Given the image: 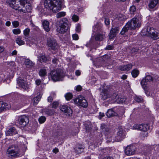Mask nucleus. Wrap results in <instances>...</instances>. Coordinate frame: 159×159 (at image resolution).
Instances as JSON below:
<instances>
[{
  "label": "nucleus",
  "instance_id": "nucleus-38",
  "mask_svg": "<svg viewBox=\"0 0 159 159\" xmlns=\"http://www.w3.org/2000/svg\"><path fill=\"white\" fill-rule=\"evenodd\" d=\"M72 96H73L72 94L69 93H67L65 95V97L66 99L68 101L71 99L72 98Z\"/></svg>",
  "mask_w": 159,
  "mask_h": 159
},
{
  "label": "nucleus",
  "instance_id": "nucleus-9",
  "mask_svg": "<svg viewBox=\"0 0 159 159\" xmlns=\"http://www.w3.org/2000/svg\"><path fill=\"white\" fill-rule=\"evenodd\" d=\"M136 148L134 146L129 145L125 149V154L128 156H131L135 154Z\"/></svg>",
  "mask_w": 159,
  "mask_h": 159
},
{
  "label": "nucleus",
  "instance_id": "nucleus-55",
  "mask_svg": "<svg viewBox=\"0 0 159 159\" xmlns=\"http://www.w3.org/2000/svg\"><path fill=\"white\" fill-rule=\"evenodd\" d=\"M52 152L56 154L59 152V150L57 148H55L53 149Z\"/></svg>",
  "mask_w": 159,
  "mask_h": 159
},
{
  "label": "nucleus",
  "instance_id": "nucleus-4",
  "mask_svg": "<svg viewBox=\"0 0 159 159\" xmlns=\"http://www.w3.org/2000/svg\"><path fill=\"white\" fill-rule=\"evenodd\" d=\"M26 3L25 0H12L10 3V6L12 8L20 11L21 7L25 6Z\"/></svg>",
  "mask_w": 159,
  "mask_h": 159
},
{
  "label": "nucleus",
  "instance_id": "nucleus-16",
  "mask_svg": "<svg viewBox=\"0 0 159 159\" xmlns=\"http://www.w3.org/2000/svg\"><path fill=\"white\" fill-rule=\"evenodd\" d=\"M67 26H65L64 25L60 23L59 25L57 26V30L60 33H64L67 30Z\"/></svg>",
  "mask_w": 159,
  "mask_h": 159
},
{
  "label": "nucleus",
  "instance_id": "nucleus-23",
  "mask_svg": "<svg viewBox=\"0 0 159 159\" xmlns=\"http://www.w3.org/2000/svg\"><path fill=\"white\" fill-rule=\"evenodd\" d=\"M105 38L104 33H99L97 34L95 37L96 40H102Z\"/></svg>",
  "mask_w": 159,
  "mask_h": 159
},
{
  "label": "nucleus",
  "instance_id": "nucleus-58",
  "mask_svg": "<svg viewBox=\"0 0 159 159\" xmlns=\"http://www.w3.org/2000/svg\"><path fill=\"white\" fill-rule=\"evenodd\" d=\"M75 74L77 76H79L80 75V72L79 70H77L75 72Z\"/></svg>",
  "mask_w": 159,
  "mask_h": 159
},
{
  "label": "nucleus",
  "instance_id": "nucleus-64",
  "mask_svg": "<svg viewBox=\"0 0 159 159\" xmlns=\"http://www.w3.org/2000/svg\"><path fill=\"white\" fill-rule=\"evenodd\" d=\"M103 159H113V158L111 157H107L103 158Z\"/></svg>",
  "mask_w": 159,
  "mask_h": 159
},
{
  "label": "nucleus",
  "instance_id": "nucleus-36",
  "mask_svg": "<svg viewBox=\"0 0 159 159\" xmlns=\"http://www.w3.org/2000/svg\"><path fill=\"white\" fill-rule=\"evenodd\" d=\"M68 21L67 20L66 18H62L60 22V24H62L64 25L65 26H67L68 25L67 23Z\"/></svg>",
  "mask_w": 159,
  "mask_h": 159
},
{
  "label": "nucleus",
  "instance_id": "nucleus-44",
  "mask_svg": "<svg viewBox=\"0 0 159 159\" xmlns=\"http://www.w3.org/2000/svg\"><path fill=\"white\" fill-rule=\"evenodd\" d=\"M118 95L116 93H114L111 97V99L114 102H116L115 100L117 98Z\"/></svg>",
  "mask_w": 159,
  "mask_h": 159
},
{
  "label": "nucleus",
  "instance_id": "nucleus-63",
  "mask_svg": "<svg viewBox=\"0 0 159 159\" xmlns=\"http://www.w3.org/2000/svg\"><path fill=\"white\" fill-rule=\"evenodd\" d=\"M11 25V22L9 21H7L6 23V25L7 26H9Z\"/></svg>",
  "mask_w": 159,
  "mask_h": 159
},
{
  "label": "nucleus",
  "instance_id": "nucleus-54",
  "mask_svg": "<svg viewBox=\"0 0 159 159\" xmlns=\"http://www.w3.org/2000/svg\"><path fill=\"white\" fill-rule=\"evenodd\" d=\"M143 132L141 134L142 136L143 137H147L148 135V133L147 131H143Z\"/></svg>",
  "mask_w": 159,
  "mask_h": 159
},
{
  "label": "nucleus",
  "instance_id": "nucleus-37",
  "mask_svg": "<svg viewBox=\"0 0 159 159\" xmlns=\"http://www.w3.org/2000/svg\"><path fill=\"white\" fill-rule=\"evenodd\" d=\"M66 15V13L65 12L63 11L60 12L57 14L56 17L57 18H60L65 16Z\"/></svg>",
  "mask_w": 159,
  "mask_h": 159
},
{
  "label": "nucleus",
  "instance_id": "nucleus-62",
  "mask_svg": "<svg viewBox=\"0 0 159 159\" xmlns=\"http://www.w3.org/2000/svg\"><path fill=\"white\" fill-rule=\"evenodd\" d=\"M17 51L16 50L13 51L11 53V55L12 56L15 55L16 54Z\"/></svg>",
  "mask_w": 159,
  "mask_h": 159
},
{
  "label": "nucleus",
  "instance_id": "nucleus-20",
  "mask_svg": "<svg viewBox=\"0 0 159 159\" xmlns=\"http://www.w3.org/2000/svg\"><path fill=\"white\" fill-rule=\"evenodd\" d=\"M159 3V0H151L149 3L148 7L150 8H153Z\"/></svg>",
  "mask_w": 159,
  "mask_h": 159
},
{
  "label": "nucleus",
  "instance_id": "nucleus-34",
  "mask_svg": "<svg viewBox=\"0 0 159 159\" xmlns=\"http://www.w3.org/2000/svg\"><path fill=\"white\" fill-rule=\"evenodd\" d=\"M101 128L103 132L105 133L108 132L109 129L107 128V126L104 124H102L101 125Z\"/></svg>",
  "mask_w": 159,
  "mask_h": 159
},
{
  "label": "nucleus",
  "instance_id": "nucleus-43",
  "mask_svg": "<svg viewBox=\"0 0 159 159\" xmlns=\"http://www.w3.org/2000/svg\"><path fill=\"white\" fill-rule=\"evenodd\" d=\"M41 98V96H40L39 97V98L35 97L33 99L34 103V104H37L40 100V98Z\"/></svg>",
  "mask_w": 159,
  "mask_h": 159
},
{
  "label": "nucleus",
  "instance_id": "nucleus-15",
  "mask_svg": "<svg viewBox=\"0 0 159 159\" xmlns=\"http://www.w3.org/2000/svg\"><path fill=\"white\" fill-rule=\"evenodd\" d=\"M17 83L19 86L24 89L28 88V85L27 81L21 78H19L17 79Z\"/></svg>",
  "mask_w": 159,
  "mask_h": 159
},
{
  "label": "nucleus",
  "instance_id": "nucleus-56",
  "mask_svg": "<svg viewBox=\"0 0 159 159\" xmlns=\"http://www.w3.org/2000/svg\"><path fill=\"white\" fill-rule=\"evenodd\" d=\"M105 116L104 114L103 113L100 112L99 113V118L100 119H101L102 117H104Z\"/></svg>",
  "mask_w": 159,
  "mask_h": 159
},
{
  "label": "nucleus",
  "instance_id": "nucleus-60",
  "mask_svg": "<svg viewBox=\"0 0 159 159\" xmlns=\"http://www.w3.org/2000/svg\"><path fill=\"white\" fill-rule=\"evenodd\" d=\"M48 102H51L52 101L53 99H52V97H51V96H49L48 98Z\"/></svg>",
  "mask_w": 159,
  "mask_h": 159
},
{
  "label": "nucleus",
  "instance_id": "nucleus-17",
  "mask_svg": "<svg viewBox=\"0 0 159 159\" xmlns=\"http://www.w3.org/2000/svg\"><path fill=\"white\" fill-rule=\"evenodd\" d=\"M10 108V106L7 103L2 101L0 102V113L4 109H9Z\"/></svg>",
  "mask_w": 159,
  "mask_h": 159
},
{
  "label": "nucleus",
  "instance_id": "nucleus-5",
  "mask_svg": "<svg viewBox=\"0 0 159 159\" xmlns=\"http://www.w3.org/2000/svg\"><path fill=\"white\" fill-rule=\"evenodd\" d=\"M50 74L52 80L54 81L61 80L63 76L62 71L60 69L52 71Z\"/></svg>",
  "mask_w": 159,
  "mask_h": 159
},
{
  "label": "nucleus",
  "instance_id": "nucleus-49",
  "mask_svg": "<svg viewBox=\"0 0 159 159\" xmlns=\"http://www.w3.org/2000/svg\"><path fill=\"white\" fill-rule=\"evenodd\" d=\"M135 100L137 102H142L143 99L140 97H136L135 98Z\"/></svg>",
  "mask_w": 159,
  "mask_h": 159
},
{
  "label": "nucleus",
  "instance_id": "nucleus-14",
  "mask_svg": "<svg viewBox=\"0 0 159 159\" xmlns=\"http://www.w3.org/2000/svg\"><path fill=\"white\" fill-rule=\"evenodd\" d=\"M60 110L66 113V115L70 116L72 115L73 111L70 107L66 105H63L60 107Z\"/></svg>",
  "mask_w": 159,
  "mask_h": 159
},
{
  "label": "nucleus",
  "instance_id": "nucleus-3",
  "mask_svg": "<svg viewBox=\"0 0 159 159\" xmlns=\"http://www.w3.org/2000/svg\"><path fill=\"white\" fill-rule=\"evenodd\" d=\"M140 25V22L136 18L134 17L126 24L120 32V34H124L129 28L131 30H134L139 27Z\"/></svg>",
  "mask_w": 159,
  "mask_h": 159
},
{
  "label": "nucleus",
  "instance_id": "nucleus-28",
  "mask_svg": "<svg viewBox=\"0 0 159 159\" xmlns=\"http://www.w3.org/2000/svg\"><path fill=\"white\" fill-rule=\"evenodd\" d=\"M25 63L27 67H31L34 65V63L29 59L25 60Z\"/></svg>",
  "mask_w": 159,
  "mask_h": 159
},
{
  "label": "nucleus",
  "instance_id": "nucleus-59",
  "mask_svg": "<svg viewBox=\"0 0 159 159\" xmlns=\"http://www.w3.org/2000/svg\"><path fill=\"white\" fill-rule=\"evenodd\" d=\"M105 49L108 50H111L112 49V47L111 45H108L106 47Z\"/></svg>",
  "mask_w": 159,
  "mask_h": 159
},
{
  "label": "nucleus",
  "instance_id": "nucleus-51",
  "mask_svg": "<svg viewBox=\"0 0 159 159\" xmlns=\"http://www.w3.org/2000/svg\"><path fill=\"white\" fill-rule=\"evenodd\" d=\"M72 37L74 40H77L79 39V36L77 34H73Z\"/></svg>",
  "mask_w": 159,
  "mask_h": 159
},
{
  "label": "nucleus",
  "instance_id": "nucleus-22",
  "mask_svg": "<svg viewBox=\"0 0 159 159\" xmlns=\"http://www.w3.org/2000/svg\"><path fill=\"white\" fill-rule=\"evenodd\" d=\"M42 24L44 30L47 32H49L50 30L49 22L47 20H44Z\"/></svg>",
  "mask_w": 159,
  "mask_h": 159
},
{
  "label": "nucleus",
  "instance_id": "nucleus-8",
  "mask_svg": "<svg viewBox=\"0 0 159 159\" xmlns=\"http://www.w3.org/2000/svg\"><path fill=\"white\" fill-rule=\"evenodd\" d=\"M152 80L153 78L149 75H146L145 78L142 79L141 82V84L144 89H146L147 86L149 82Z\"/></svg>",
  "mask_w": 159,
  "mask_h": 159
},
{
  "label": "nucleus",
  "instance_id": "nucleus-33",
  "mask_svg": "<svg viewBox=\"0 0 159 159\" xmlns=\"http://www.w3.org/2000/svg\"><path fill=\"white\" fill-rule=\"evenodd\" d=\"M47 72L46 70L44 69H42L39 71V74L40 76H44L46 75Z\"/></svg>",
  "mask_w": 159,
  "mask_h": 159
},
{
  "label": "nucleus",
  "instance_id": "nucleus-25",
  "mask_svg": "<svg viewBox=\"0 0 159 159\" xmlns=\"http://www.w3.org/2000/svg\"><path fill=\"white\" fill-rule=\"evenodd\" d=\"M17 133L15 128L14 127L10 128L7 131V134L9 135H12Z\"/></svg>",
  "mask_w": 159,
  "mask_h": 159
},
{
  "label": "nucleus",
  "instance_id": "nucleus-24",
  "mask_svg": "<svg viewBox=\"0 0 159 159\" xmlns=\"http://www.w3.org/2000/svg\"><path fill=\"white\" fill-rule=\"evenodd\" d=\"M133 65L129 64L126 65L121 66L120 69L121 70H129L132 67Z\"/></svg>",
  "mask_w": 159,
  "mask_h": 159
},
{
  "label": "nucleus",
  "instance_id": "nucleus-13",
  "mask_svg": "<svg viewBox=\"0 0 159 159\" xmlns=\"http://www.w3.org/2000/svg\"><path fill=\"white\" fill-rule=\"evenodd\" d=\"M19 124L23 127H25L29 123V119L27 117L23 115L20 117Z\"/></svg>",
  "mask_w": 159,
  "mask_h": 159
},
{
  "label": "nucleus",
  "instance_id": "nucleus-40",
  "mask_svg": "<svg viewBox=\"0 0 159 159\" xmlns=\"http://www.w3.org/2000/svg\"><path fill=\"white\" fill-rule=\"evenodd\" d=\"M30 29L29 28H26L23 31L24 34L25 36H28L30 34Z\"/></svg>",
  "mask_w": 159,
  "mask_h": 159
},
{
  "label": "nucleus",
  "instance_id": "nucleus-10",
  "mask_svg": "<svg viewBox=\"0 0 159 159\" xmlns=\"http://www.w3.org/2000/svg\"><path fill=\"white\" fill-rule=\"evenodd\" d=\"M148 125L144 124H134L132 127L133 129H137L141 131H147L149 129Z\"/></svg>",
  "mask_w": 159,
  "mask_h": 159
},
{
  "label": "nucleus",
  "instance_id": "nucleus-50",
  "mask_svg": "<svg viewBox=\"0 0 159 159\" xmlns=\"http://www.w3.org/2000/svg\"><path fill=\"white\" fill-rule=\"evenodd\" d=\"M12 24L14 27H17L19 25V23L17 21H14L13 22Z\"/></svg>",
  "mask_w": 159,
  "mask_h": 159
},
{
  "label": "nucleus",
  "instance_id": "nucleus-6",
  "mask_svg": "<svg viewBox=\"0 0 159 159\" xmlns=\"http://www.w3.org/2000/svg\"><path fill=\"white\" fill-rule=\"evenodd\" d=\"M20 150L17 146L12 145L10 146L7 149V154L12 157H17L20 156Z\"/></svg>",
  "mask_w": 159,
  "mask_h": 159
},
{
  "label": "nucleus",
  "instance_id": "nucleus-27",
  "mask_svg": "<svg viewBox=\"0 0 159 159\" xmlns=\"http://www.w3.org/2000/svg\"><path fill=\"white\" fill-rule=\"evenodd\" d=\"M16 43L19 46L23 45L25 44V41L22 39L21 37H19L16 40Z\"/></svg>",
  "mask_w": 159,
  "mask_h": 159
},
{
  "label": "nucleus",
  "instance_id": "nucleus-45",
  "mask_svg": "<svg viewBox=\"0 0 159 159\" xmlns=\"http://www.w3.org/2000/svg\"><path fill=\"white\" fill-rule=\"evenodd\" d=\"M118 20H122L125 19L124 16L122 14H120L117 17Z\"/></svg>",
  "mask_w": 159,
  "mask_h": 159
},
{
  "label": "nucleus",
  "instance_id": "nucleus-18",
  "mask_svg": "<svg viewBox=\"0 0 159 159\" xmlns=\"http://www.w3.org/2000/svg\"><path fill=\"white\" fill-rule=\"evenodd\" d=\"M25 6H23L21 8L20 12H22L24 13L30 12L31 10L32 7L30 5H27L25 7Z\"/></svg>",
  "mask_w": 159,
  "mask_h": 159
},
{
  "label": "nucleus",
  "instance_id": "nucleus-35",
  "mask_svg": "<svg viewBox=\"0 0 159 159\" xmlns=\"http://www.w3.org/2000/svg\"><path fill=\"white\" fill-rule=\"evenodd\" d=\"M75 150L76 152L78 153H81L83 150V148L82 146H80L75 148Z\"/></svg>",
  "mask_w": 159,
  "mask_h": 159
},
{
  "label": "nucleus",
  "instance_id": "nucleus-1",
  "mask_svg": "<svg viewBox=\"0 0 159 159\" xmlns=\"http://www.w3.org/2000/svg\"><path fill=\"white\" fill-rule=\"evenodd\" d=\"M44 4L46 8L52 10L54 13L58 11L61 8V0H45Z\"/></svg>",
  "mask_w": 159,
  "mask_h": 159
},
{
  "label": "nucleus",
  "instance_id": "nucleus-53",
  "mask_svg": "<svg viewBox=\"0 0 159 159\" xmlns=\"http://www.w3.org/2000/svg\"><path fill=\"white\" fill-rule=\"evenodd\" d=\"M105 23L106 25H108L110 24V20L108 18H105Z\"/></svg>",
  "mask_w": 159,
  "mask_h": 159
},
{
  "label": "nucleus",
  "instance_id": "nucleus-61",
  "mask_svg": "<svg viewBox=\"0 0 159 159\" xmlns=\"http://www.w3.org/2000/svg\"><path fill=\"white\" fill-rule=\"evenodd\" d=\"M4 50V48L3 46H0V53L2 52Z\"/></svg>",
  "mask_w": 159,
  "mask_h": 159
},
{
  "label": "nucleus",
  "instance_id": "nucleus-7",
  "mask_svg": "<svg viewBox=\"0 0 159 159\" xmlns=\"http://www.w3.org/2000/svg\"><path fill=\"white\" fill-rule=\"evenodd\" d=\"M74 103L76 105L86 107L88 106V103L84 98L82 96H79L74 99Z\"/></svg>",
  "mask_w": 159,
  "mask_h": 159
},
{
  "label": "nucleus",
  "instance_id": "nucleus-47",
  "mask_svg": "<svg viewBox=\"0 0 159 159\" xmlns=\"http://www.w3.org/2000/svg\"><path fill=\"white\" fill-rule=\"evenodd\" d=\"M76 31L77 33H79L81 30V26L80 24H78L76 27Z\"/></svg>",
  "mask_w": 159,
  "mask_h": 159
},
{
  "label": "nucleus",
  "instance_id": "nucleus-48",
  "mask_svg": "<svg viewBox=\"0 0 159 159\" xmlns=\"http://www.w3.org/2000/svg\"><path fill=\"white\" fill-rule=\"evenodd\" d=\"M72 19L74 21L76 22L78 20L79 17L77 16L74 15L72 16Z\"/></svg>",
  "mask_w": 159,
  "mask_h": 159
},
{
  "label": "nucleus",
  "instance_id": "nucleus-21",
  "mask_svg": "<svg viewBox=\"0 0 159 159\" xmlns=\"http://www.w3.org/2000/svg\"><path fill=\"white\" fill-rule=\"evenodd\" d=\"M102 98L103 100H106L110 97V94L108 91L107 90H104L101 93Z\"/></svg>",
  "mask_w": 159,
  "mask_h": 159
},
{
  "label": "nucleus",
  "instance_id": "nucleus-31",
  "mask_svg": "<svg viewBox=\"0 0 159 159\" xmlns=\"http://www.w3.org/2000/svg\"><path fill=\"white\" fill-rule=\"evenodd\" d=\"M126 99L124 97H119L118 96L117 98L115 100L118 103H123L125 101Z\"/></svg>",
  "mask_w": 159,
  "mask_h": 159
},
{
  "label": "nucleus",
  "instance_id": "nucleus-41",
  "mask_svg": "<svg viewBox=\"0 0 159 159\" xmlns=\"http://www.w3.org/2000/svg\"><path fill=\"white\" fill-rule=\"evenodd\" d=\"M12 32L15 34H18L20 33L21 31L19 29H15L13 30Z\"/></svg>",
  "mask_w": 159,
  "mask_h": 159
},
{
  "label": "nucleus",
  "instance_id": "nucleus-39",
  "mask_svg": "<svg viewBox=\"0 0 159 159\" xmlns=\"http://www.w3.org/2000/svg\"><path fill=\"white\" fill-rule=\"evenodd\" d=\"M136 11V7H135L133 5L130 7V12L131 14H134L135 12Z\"/></svg>",
  "mask_w": 159,
  "mask_h": 159
},
{
  "label": "nucleus",
  "instance_id": "nucleus-42",
  "mask_svg": "<svg viewBox=\"0 0 159 159\" xmlns=\"http://www.w3.org/2000/svg\"><path fill=\"white\" fill-rule=\"evenodd\" d=\"M46 118L45 117L42 116L40 117L39 119V120L40 123H43L46 120Z\"/></svg>",
  "mask_w": 159,
  "mask_h": 159
},
{
  "label": "nucleus",
  "instance_id": "nucleus-32",
  "mask_svg": "<svg viewBox=\"0 0 159 159\" xmlns=\"http://www.w3.org/2000/svg\"><path fill=\"white\" fill-rule=\"evenodd\" d=\"M43 112L47 115H52L53 114L54 111L48 108H46L43 110Z\"/></svg>",
  "mask_w": 159,
  "mask_h": 159
},
{
  "label": "nucleus",
  "instance_id": "nucleus-12",
  "mask_svg": "<svg viewBox=\"0 0 159 159\" xmlns=\"http://www.w3.org/2000/svg\"><path fill=\"white\" fill-rule=\"evenodd\" d=\"M125 137V135L122 128L119 127V130L116 137L115 141L119 142L122 140Z\"/></svg>",
  "mask_w": 159,
  "mask_h": 159
},
{
  "label": "nucleus",
  "instance_id": "nucleus-52",
  "mask_svg": "<svg viewBox=\"0 0 159 159\" xmlns=\"http://www.w3.org/2000/svg\"><path fill=\"white\" fill-rule=\"evenodd\" d=\"M82 89V87L80 85H78L76 86L75 89L78 91H80Z\"/></svg>",
  "mask_w": 159,
  "mask_h": 159
},
{
  "label": "nucleus",
  "instance_id": "nucleus-46",
  "mask_svg": "<svg viewBox=\"0 0 159 159\" xmlns=\"http://www.w3.org/2000/svg\"><path fill=\"white\" fill-rule=\"evenodd\" d=\"M58 103L57 102H54L52 104V107L54 109H56L58 106Z\"/></svg>",
  "mask_w": 159,
  "mask_h": 159
},
{
  "label": "nucleus",
  "instance_id": "nucleus-57",
  "mask_svg": "<svg viewBox=\"0 0 159 159\" xmlns=\"http://www.w3.org/2000/svg\"><path fill=\"white\" fill-rule=\"evenodd\" d=\"M35 83L37 85H39L40 84L41 81L40 80L38 79L35 81Z\"/></svg>",
  "mask_w": 159,
  "mask_h": 159
},
{
  "label": "nucleus",
  "instance_id": "nucleus-30",
  "mask_svg": "<svg viewBox=\"0 0 159 159\" xmlns=\"http://www.w3.org/2000/svg\"><path fill=\"white\" fill-rule=\"evenodd\" d=\"M38 60L41 62H45L48 59L45 56L43 55L39 57Z\"/></svg>",
  "mask_w": 159,
  "mask_h": 159
},
{
  "label": "nucleus",
  "instance_id": "nucleus-11",
  "mask_svg": "<svg viewBox=\"0 0 159 159\" xmlns=\"http://www.w3.org/2000/svg\"><path fill=\"white\" fill-rule=\"evenodd\" d=\"M47 45L51 48L55 50L57 48L58 46L56 40L52 39H48L47 40Z\"/></svg>",
  "mask_w": 159,
  "mask_h": 159
},
{
  "label": "nucleus",
  "instance_id": "nucleus-26",
  "mask_svg": "<svg viewBox=\"0 0 159 159\" xmlns=\"http://www.w3.org/2000/svg\"><path fill=\"white\" fill-rule=\"evenodd\" d=\"M116 114V112L112 109L108 110L106 113V115L108 117L115 116Z\"/></svg>",
  "mask_w": 159,
  "mask_h": 159
},
{
  "label": "nucleus",
  "instance_id": "nucleus-2",
  "mask_svg": "<svg viewBox=\"0 0 159 159\" xmlns=\"http://www.w3.org/2000/svg\"><path fill=\"white\" fill-rule=\"evenodd\" d=\"M141 35L150 37L154 40L159 39V31L150 27H147L141 31Z\"/></svg>",
  "mask_w": 159,
  "mask_h": 159
},
{
  "label": "nucleus",
  "instance_id": "nucleus-29",
  "mask_svg": "<svg viewBox=\"0 0 159 159\" xmlns=\"http://www.w3.org/2000/svg\"><path fill=\"white\" fill-rule=\"evenodd\" d=\"M139 73V71L136 69H134L131 71V75L133 77L136 78L137 77Z\"/></svg>",
  "mask_w": 159,
  "mask_h": 159
},
{
  "label": "nucleus",
  "instance_id": "nucleus-19",
  "mask_svg": "<svg viewBox=\"0 0 159 159\" xmlns=\"http://www.w3.org/2000/svg\"><path fill=\"white\" fill-rule=\"evenodd\" d=\"M118 30L117 28L111 29L109 35V38L112 39L115 37Z\"/></svg>",
  "mask_w": 159,
  "mask_h": 159
}]
</instances>
